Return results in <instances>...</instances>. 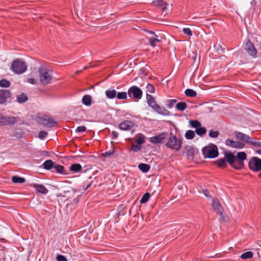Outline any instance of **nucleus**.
<instances>
[{
  "label": "nucleus",
  "mask_w": 261,
  "mask_h": 261,
  "mask_svg": "<svg viewBox=\"0 0 261 261\" xmlns=\"http://www.w3.org/2000/svg\"><path fill=\"white\" fill-rule=\"evenodd\" d=\"M224 158L219 159L216 162L219 167L226 168L228 163L234 169L241 170L244 167V161L247 159V154L244 151L239 152L237 155L230 151L224 152Z\"/></svg>",
  "instance_id": "obj_1"
},
{
  "label": "nucleus",
  "mask_w": 261,
  "mask_h": 261,
  "mask_svg": "<svg viewBox=\"0 0 261 261\" xmlns=\"http://www.w3.org/2000/svg\"><path fill=\"white\" fill-rule=\"evenodd\" d=\"M166 139H167V141L165 144V146L167 147L176 151H178L181 149L182 144V140L179 138H177L175 135H170L169 137L168 136L167 137Z\"/></svg>",
  "instance_id": "obj_2"
},
{
  "label": "nucleus",
  "mask_w": 261,
  "mask_h": 261,
  "mask_svg": "<svg viewBox=\"0 0 261 261\" xmlns=\"http://www.w3.org/2000/svg\"><path fill=\"white\" fill-rule=\"evenodd\" d=\"M202 152L205 158L214 159L219 155L218 147L214 144H210L203 147Z\"/></svg>",
  "instance_id": "obj_3"
},
{
  "label": "nucleus",
  "mask_w": 261,
  "mask_h": 261,
  "mask_svg": "<svg viewBox=\"0 0 261 261\" xmlns=\"http://www.w3.org/2000/svg\"><path fill=\"white\" fill-rule=\"evenodd\" d=\"M11 69L16 74H20L24 73L27 69L25 63L22 60L17 59L13 61Z\"/></svg>",
  "instance_id": "obj_4"
},
{
  "label": "nucleus",
  "mask_w": 261,
  "mask_h": 261,
  "mask_svg": "<svg viewBox=\"0 0 261 261\" xmlns=\"http://www.w3.org/2000/svg\"><path fill=\"white\" fill-rule=\"evenodd\" d=\"M36 121L39 124L48 128L53 127L57 124V122L52 117L47 115L38 117Z\"/></svg>",
  "instance_id": "obj_5"
},
{
  "label": "nucleus",
  "mask_w": 261,
  "mask_h": 261,
  "mask_svg": "<svg viewBox=\"0 0 261 261\" xmlns=\"http://www.w3.org/2000/svg\"><path fill=\"white\" fill-rule=\"evenodd\" d=\"M39 78L40 82L45 85L48 84L52 80L51 75L49 73L48 70L44 67L39 68Z\"/></svg>",
  "instance_id": "obj_6"
},
{
  "label": "nucleus",
  "mask_w": 261,
  "mask_h": 261,
  "mask_svg": "<svg viewBox=\"0 0 261 261\" xmlns=\"http://www.w3.org/2000/svg\"><path fill=\"white\" fill-rule=\"evenodd\" d=\"M249 168L254 172H261V159L259 158L253 156L248 162Z\"/></svg>",
  "instance_id": "obj_7"
},
{
  "label": "nucleus",
  "mask_w": 261,
  "mask_h": 261,
  "mask_svg": "<svg viewBox=\"0 0 261 261\" xmlns=\"http://www.w3.org/2000/svg\"><path fill=\"white\" fill-rule=\"evenodd\" d=\"M168 136L169 135L167 133L163 132L158 135L150 137L149 141L152 144H163L165 142Z\"/></svg>",
  "instance_id": "obj_8"
},
{
  "label": "nucleus",
  "mask_w": 261,
  "mask_h": 261,
  "mask_svg": "<svg viewBox=\"0 0 261 261\" xmlns=\"http://www.w3.org/2000/svg\"><path fill=\"white\" fill-rule=\"evenodd\" d=\"M18 118L15 117L5 116L0 114V125H10L17 123Z\"/></svg>",
  "instance_id": "obj_9"
},
{
  "label": "nucleus",
  "mask_w": 261,
  "mask_h": 261,
  "mask_svg": "<svg viewBox=\"0 0 261 261\" xmlns=\"http://www.w3.org/2000/svg\"><path fill=\"white\" fill-rule=\"evenodd\" d=\"M149 33L153 35L148 38L149 43L151 46H156L158 43L162 42L164 38L161 36L156 35L152 31H149Z\"/></svg>",
  "instance_id": "obj_10"
},
{
  "label": "nucleus",
  "mask_w": 261,
  "mask_h": 261,
  "mask_svg": "<svg viewBox=\"0 0 261 261\" xmlns=\"http://www.w3.org/2000/svg\"><path fill=\"white\" fill-rule=\"evenodd\" d=\"M145 142V137L143 135H140L136 140V144H132V150L137 152L142 148V144Z\"/></svg>",
  "instance_id": "obj_11"
},
{
  "label": "nucleus",
  "mask_w": 261,
  "mask_h": 261,
  "mask_svg": "<svg viewBox=\"0 0 261 261\" xmlns=\"http://www.w3.org/2000/svg\"><path fill=\"white\" fill-rule=\"evenodd\" d=\"M245 49L247 53L252 57L255 58L256 57L257 50L250 40H248L246 42Z\"/></svg>",
  "instance_id": "obj_12"
},
{
  "label": "nucleus",
  "mask_w": 261,
  "mask_h": 261,
  "mask_svg": "<svg viewBox=\"0 0 261 261\" xmlns=\"http://www.w3.org/2000/svg\"><path fill=\"white\" fill-rule=\"evenodd\" d=\"M225 144L226 146L229 147L237 149H241L245 146L244 143L239 141H233L231 139H227L225 141Z\"/></svg>",
  "instance_id": "obj_13"
},
{
  "label": "nucleus",
  "mask_w": 261,
  "mask_h": 261,
  "mask_svg": "<svg viewBox=\"0 0 261 261\" xmlns=\"http://www.w3.org/2000/svg\"><path fill=\"white\" fill-rule=\"evenodd\" d=\"M212 207L214 210L220 216L222 217L223 210L219 200L217 199H214L213 200Z\"/></svg>",
  "instance_id": "obj_14"
},
{
  "label": "nucleus",
  "mask_w": 261,
  "mask_h": 261,
  "mask_svg": "<svg viewBox=\"0 0 261 261\" xmlns=\"http://www.w3.org/2000/svg\"><path fill=\"white\" fill-rule=\"evenodd\" d=\"M11 93L9 90L3 89L0 90V104L4 103L7 99L10 98Z\"/></svg>",
  "instance_id": "obj_15"
},
{
  "label": "nucleus",
  "mask_w": 261,
  "mask_h": 261,
  "mask_svg": "<svg viewBox=\"0 0 261 261\" xmlns=\"http://www.w3.org/2000/svg\"><path fill=\"white\" fill-rule=\"evenodd\" d=\"M197 150L196 148L193 147L192 146H186L185 147V153L186 156L189 159H192L194 156V154L196 153Z\"/></svg>",
  "instance_id": "obj_16"
},
{
  "label": "nucleus",
  "mask_w": 261,
  "mask_h": 261,
  "mask_svg": "<svg viewBox=\"0 0 261 261\" xmlns=\"http://www.w3.org/2000/svg\"><path fill=\"white\" fill-rule=\"evenodd\" d=\"M132 93L133 94V97L137 99H140L142 97V91L138 87L136 86H132Z\"/></svg>",
  "instance_id": "obj_17"
},
{
  "label": "nucleus",
  "mask_w": 261,
  "mask_h": 261,
  "mask_svg": "<svg viewBox=\"0 0 261 261\" xmlns=\"http://www.w3.org/2000/svg\"><path fill=\"white\" fill-rule=\"evenodd\" d=\"M33 187L37 193L46 194L48 192L47 189L42 184H33Z\"/></svg>",
  "instance_id": "obj_18"
},
{
  "label": "nucleus",
  "mask_w": 261,
  "mask_h": 261,
  "mask_svg": "<svg viewBox=\"0 0 261 261\" xmlns=\"http://www.w3.org/2000/svg\"><path fill=\"white\" fill-rule=\"evenodd\" d=\"M236 138L240 141H242L243 143H246L247 144L248 140L250 139V137L239 132H235L234 133Z\"/></svg>",
  "instance_id": "obj_19"
},
{
  "label": "nucleus",
  "mask_w": 261,
  "mask_h": 261,
  "mask_svg": "<svg viewBox=\"0 0 261 261\" xmlns=\"http://www.w3.org/2000/svg\"><path fill=\"white\" fill-rule=\"evenodd\" d=\"M154 6L160 7L163 12L167 13V6L168 5V3L163 0L155 1L153 2Z\"/></svg>",
  "instance_id": "obj_20"
},
{
  "label": "nucleus",
  "mask_w": 261,
  "mask_h": 261,
  "mask_svg": "<svg viewBox=\"0 0 261 261\" xmlns=\"http://www.w3.org/2000/svg\"><path fill=\"white\" fill-rule=\"evenodd\" d=\"M146 99L149 106L153 110L159 105L156 103L154 98L151 95L146 94Z\"/></svg>",
  "instance_id": "obj_21"
},
{
  "label": "nucleus",
  "mask_w": 261,
  "mask_h": 261,
  "mask_svg": "<svg viewBox=\"0 0 261 261\" xmlns=\"http://www.w3.org/2000/svg\"><path fill=\"white\" fill-rule=\"evenodd\" d=\"M55 164L52 160H47L43 163L42 166L44 169L47 170H50L51 169H54Z\"/></svg>",
  "instance_id": "obj_22"
},
{
  "label": "nucleus",
  "mask_w": 261,
  "mask_h": 261,
  "mask_svg": "<svg viewBox=\"0 0 261 261\" xmlns=\"http://www.w3.org/2000/svg\"><path fill=\"white\" fill-rule=\"evenodd\" d=\"M153 110L158 114L162 115L167 116L169 115V112L164 107H160L159 105L156 106Z\"/></svg>",
  "instance_id": "obj_23"
},
{
  "label": "nucleus",
  "mask_w": 261,
  "mask_h": 261,
  "mask_svg": "<svg viewBox=\"0 0 261 261\" xmlns=\"http://www.w3.org/2000/svg\"><path fill=\"white\" fill-rule=\"evenodd\" d=\"M120 129L123 130H128L130 128V121L125 120L120 123L119 125Z\"/></svg>",
  "instance_id": "obj_24"
},
{
  "label": "nucleus",
  "mask_w": 261,
  "mask_h": 261,
  "mask_svg": "<svg viewBox=\"0 0 261 261\" xmlns=\"http://www.w3.org/2000/svg\"><path fill=\"white\" fill-rule=\"evenodd\" d=\"M54 169L55 170H52V172H56L58 173L65 174V168L64 166L62 165H58L57 164H55Z\"/></svg>",
  "instance_id": "obj_25"
},
{
  "label": "nucleus",
  "mask_w": 261,
  "mask_h": 261,
  "mask_svg": "<svg viewBox=\"0 0 261 261\" xmlns=\"http://www.w3.org/2000/svg\"><path fill=\"white\" fill-rule=\"evenodd\" d=\"M116 91L115 89H108L106 91L105 94L109 99H113L116 96Z\"/></svg>",
  "instance_id": "obj_26"
},
{
  "label": "nucleus",
  "mask_w": 261,
  "mask_h": 261,
  "mask_svg": "<svg viewBox=\"0 0 261 261\" xmlns=\"http://www.w3.org/2000/svg\"><path fill=\"white\" fill-rule=\"evenodd\" d=\"M28 99V96L23 93L17 96V101L19 103H22L26 102Z\"/></svg>",
  "instance_id": "obj_27"
},
{
  "label": "nucleus",
  "mask_w": 261,
  "mask_h": 261,
  "mask_svg": "<svg viewBox=\"0 0 261 261\" xmlns=\"http://www.w3.org/2000/svg\"><path fill=\"white\" fill-rule=\"evenodd\" d=\"M92 97L90 95H85L82 98V102L85 106H89L91 104Z\"/></svg>",
  "instance_id": "obj_28"
},
{
  "label": "nucleus",
  "mask_w": 261,
  "mask_h": 261,
  "mask_svg": "<svg viewBox=\"0 0 261 261\" xmlns=\"http://www.w3.org/2000/svg\"><path fill=\"white\" fill-rule=\"evenodd\" d=\"M70 170L76 173L82 170V166L80 164H74L70 167Z\"/></svg>",
  "instance_id": "obj_29"
},
{
  "label": "nucleus",
  "mask_w": 261,
  "mask_h": 261,
  "mask_svg": "<svg viewBox=\"0 0 261 261\" xmlns=\"http://www.w3.org/2000/svg\"><path fill=\"white\" fill-rule=\"evenodd\" d=\"M195 133L200 136H203L206 133V129L204 127L199 126L195 129Z\"/></svg>",
  "instance_id": "obj_30"
},
{
  "label": "nucleus",
  "mask_w": 261,
  "mask_h": 261,
  "mask_svg": "<svg viewBox=\"0 0 261 261\" xmlns=\"http://www.w3.org/2000/svg\"><path fill=\"white\" fill-rule=\"evenodd\" d=\"M195 136V132L192 130H187L185 135V138L188 140H192Z\"/></svg>",
  "instance_id": "obj_31"
},
{
  "label": "nucleus",
  "mask_w": 261,
  "mask_h": 261,
  "mask_svg": "<svg viewBox=\"0 0 261 261\" xmlns=\"http://www.w3.org/2000/svg\"><path fill=\"white\" fill-rule=\"evenodd\" d=\"M185 93L187 96L191 97H194L197 95L196 92L191 89H186L185 91Z\"/></svg>",
  "instance_id": "obj_32"
},
{
  "label": "nucleus",
  "mask_w": 261,
  "mask_h": 261,
  "mask_svg": "<svg viewBox=\"0 0 261 261\" xmlns=\"http://www.w3.org/2000/svg\"><path fill=\"white\" fill-rule=\"evenodd\" d=\"M138 167L139 169L143 172H147L150 169V166L146 164H140Z\"/></svg>",
  "instance_id": "obj_33"
},
{
  "label": "nucleus",
  "mask_w": 261,
  "mask_h": 261,
  "mask_svg": "<svg viewBox=\"0 0 261 261\" xmlns=\"http://www.w3.org/2000/svg\"><path fill=\"white\" fill-rule=\"evenodd\" d=\"M187 107V103L185 102H178L176 105V109L180 111H184Z\"/></svg>",
  "instance_id": "obj_34"
},
{
  "label": "nucleus",
  "mask_w": 261,
  "mask_h": 261,
  "mask_svg": "<svg viewBox=\"0 0 261 261\" xmlns=\"http://www.w3.org/2000/svg\"><path fill=\"white\" fill-rule=\"evenodd\" d=\"M12 181L14 183H23L25 181V179L23 177H19L18 176H13L12 178Z\"/></svg>",
  "instance_id": "obj_35"
},
{
  "label": "nucleus",
  "mask_w": 261,
  "mask_h": 261,
  "mask_svg": "<svg viewBox=\"0 0 261 261\" xmlns=\"http://www.w3.org/2000/svg\"><path fill=\"white\" fill-rule=\"evenodd\" d=\"M253 254L251 251H247L242 253L240 256L241 258L244 259L251 258L253 257Z\"/></svg>",
  "instance_id": "obj_36"
},
{
  "label": "nucleus",
  "mask_w": 261,
  "mask_h": 261,
  "mask_svg": "<svg viewBox=\"0 0 261 261\" xmlns=\"http://www.w3.org/2000/svg\"><path fill=\"white\" fill-rule=\"evenodd\" d=\"M247 144H250L255 147H261V142L257 141L256 140H251L250 137L247 142Z\"/></svg>",
  "instance_id": "obj_37"
},
{
  "label": "nucleus",
  "mask_w": 261,
  "mask_h": 261,
  "mask_svg": "<svg viewBox=\"0 0 261 261\" xmlns=\"http://www.w3.org/2000/svg\"><path fill=\"white\" fill-rule=\"evenodd\" d=\"M189 123L191 125V127L193 128H195L196 129V128L199 127V126H201V123L198 121V120H190L189 121Z\"/></svg>",
  "instance_id": "obj_38"
},
{
  "label": "nucleus",
  "mask_w": 261,
  "mask_h": 261,
  "mask_svg": "<svg viewBox=\"0 0 261 261\" xmlns=\"http://www.w3.org/2000/svg\"><path fill=\"white\" fill-rule=\"evenodd\" d=\"M10 83L6 79H2L0 81V86L2 87L8 88L10 87Z\"/></svg>",
  "instance_id": "obj_39"
},
{
  "label": "nucleus",
  "mask_w": 261,
  "mask_h": 261,
  "mask_svg": "<svg viewBox=\"0 0 261 261\" xmlns=\"http://www.w3.org/2000/svg\"><path fill=\"white\" fill-rule=\"evenodd\" d=\"M149 197H150V194L149 193H145L143 195L142 198L141 199L140 202L141 203H144L146 202L148 200Z\"/></svg>",
  "instance_id": "obj_40"
},
{
  "label": "nucleus",
  "mask_w": 261,
  "mask_h": 261,
  "mask_svg": "<svg viewBox=\"0 0 261 261\" xmlns=\"http://www.w3.org/2000/svg\"><path fill=\"white\" fill-rule=\"evenodd\" d=\"M208 135L211 138H216L218 137L219 132L217 130H210Z\"/></svg>",
  "instance_id": "obj_41"
},
{
  "label": "nucleus",
  "mask_w": 261,
  "mask_h": 261,
  "mask_svg": "<svg viewBox=\"0 0 261 261\" xmlns=\"http://www.w3.org/2000/svg\"><path fill=\"white\" fill-rule=\"evenodd\" d=\"M176 102V99H169L167 101L166 106L168 108L171 109L173 107Z\"/></svg>",
  "instance_id": "obj_42"
},
{
  "label": "nucleus",
  "mask_w": 261,
  "mask_h": 261,
  "mask_svg": "<svg viewBox=\"0 0 261 261\" xmlns=\"http://www.w3.org/2000/svg\"><path fill=\"white\" fill-rule=\"evenodd\" d=\"M117 97L119 99H126L127 98V95L126 92H119L116 93Z\"/></svg>",
  "instance_id": "obj_43"
},
{
  "label": "nucleus",
  "mask_w": 261,
  "mask_h": 261,
  "mask_svg": "<svg viewBox=\"0 0 261 261\" xmlns=\"http://www.w3.org/2000/svg\"><path fill=\"white\" fill-rule=\"evenodd\" d=\"M47 135H48V133H47V132H45V131H44V130H41V131H40L39 133L38 137L40 139L43 140V139H44L46 137Z\"/></svg>",
  "instance_id": "obj_44"
},
{
  "label": "nucleus",
  "mask_w": 261,
  "mask_h": 261,
  "mask_svg": "<svg viewBox=\"0 0 261 261\" xmlns=\"http://www.w3.org/2000/svg\"><path fill=\"white\" fill-rule=\"evenodd\" d=\"M147 91L149 93H152L155 91L154 87L151 84H148L146 86Z\"/></svg>",
  "instance_id": "obj_45"
},
{
  "label": "nucleus",
  "mask_w": 261,
  "mask_h": 261,
  "mask_svg": "<svg viewBox=\"0 0 261 261\" xmlns=\"http://www.w3.org/2000/svg\"><path fill=\"white\" fill-rule=\"evenodd\" d=\"M183 32L189 36H192V32L189 28H185L182 30Z\"/></svg>",
  "instance_id": "obj_46"
},
{
  "label": "nucleus",
  "mask_w": 261,
  "mask_h": 261,
  "mask_svg": "<svg viewBox=\"0 0 261 261\" xmlns=\"http://www.w3.org/2000/svg\"><path fill=\"white\" fill-rule=\"evenodd\" d=\"M86 130V127L85 126H79L76 128L75 132L76 133H82L84 132Z\"/></svg>",
  "instance_id": "obj_47"
},
{
  "label": "nucleus",
  "mask_w": 261,
  "mask_h": 261,
  "mask_svg": "<svg viewBox=\"0 0 261 261\" xmlns=\"http://www.w3.org/2000/svg\"><path fill=\"white\" fill-rule=\"evenodd\" d=\"M57 260L58 261H67V258L63 255H58L57 256Z\"/></svg>",
  "instance_id": "obj_48"
},
{
  "label": "nucleus",
  "mask_w": 261,
  "mask_h": 261,
  "mask_svg": "<svg viewBox=\"0 0 261 261\" xmlns=\"http://www.w3.org/2000/svg\"><path fill=\"white\" fill-rule=\"evenodd\" d=\"M27 82L30 84H34V85L36 84L37 83L36 80L34 78H32V77L28 78Z\"/></svg>",
  "instance_id": "obj_49"
},
{
  "label": "nucleus",
  "mask_w": 261,
  "mask_h": 261,
  "mask_svg": "<svg viewBox=\"0 0 261 261\" xmlns=\"http://www.w3.org/2000/svg\"><path fill=\"white\" fill-rule=\"evenodd\" d=\"M112 139H115L118 137V134L116 131L112 132Z\"/></svg>",
  "instance_id": "obj_50"
},
{
  "label": "nucleus",
  "mask_w": 261,
  "mask_h": 261,
  "mask_svg": "<svg viewBox=\"0 0 261 261\" xmlns=\"http://www.w3.org/2000/svg\"><path fill=\"white\" fill-rule=\"evenodd\" d=\"M203 193L207 198H209L210 197H211V195L209 194L207 190L203 189Z\"/></svg>",
  "instance_id": "obj_51"
},
{
  "label": "nucleus",
  "mask_w": 261,
  "mask_h": 261,
  "mask_svg": "<svg viewBox=\"0 0 261 261\" xmlns=\"http://www.w3.org/2000/svg\"><path fill=\"white\" fill-rule=\"evenodd\" d=\"M92 181H91L88 184H87L86 185V186L83 189H84V190H87L89 188H90L91 187V186L92 185Z\"/></svg>",
  "instance_id": "obj_52"
},
{
  "label": "nucleus",
  "mask_w": 261,
  "mask_h": 261,
  "mask_svg": "<svg viewBox=\"0 0 261 261\" xmlns=\"http://www.w3.org/2000/svg\"><path fill=\"white\" fill-rule=\"evenodd\" d=\"M113 153H114L113 151H107L105 152V155L106 156H110V155L112 154Z\"/></svg>",
  "instance_id": "obj_53"
},
{
  "label": "nucleus",
  "mask_w": 261,
  "mask_h": 261,
  "mask_svg": "<svg viewBox=\"0 0 261 261\" xmlns=\"http://www.w3.org/2000/svg\"><path fill=\"white\" fill-rule=\"evenodd\" d=\"M127 93H128V96H129V97H130V88H129L128 89Z\"/></svg>",
  "instance_id": "obj_54"
},
{
  "label": "nucleus",
  "mask_w": 261,
  "mask_h": 261,
  "mask_svg": "<svg viewBox=\"0 0 261 261\" xmlns=\"http://www.w3.org/2000/svg\"><path fill=\"white\" fill-rule=\"evenodd\" d=\"M82 72V70H80V71L77 70V71H75V74H78L81 73Z\"/></svg>",
  "instance_id": "obj_55"
},
{
  "label": "nucleus",
  "mask_w": 261,
  "mask_h": 261,
  "mask_svg": "<svg viewBox=\"0 0 261 261\" xmlns=\"http://www.w3.org/2000/svg\"><path fill=\"white\" fill-rule=\"evenodd\" d=\"M257 153L261 154V149L260 150H257L256 151Z\"/></svg>",
  "instance_id": "obj_56"
},
{
  "label": "nucleus",
  "mask_w": 261,
  "mask_h": 261,
  "mask_svg": "<svg viewBox=\"0 0 261 261\" xmlns=\"http://www.w3.org/2000/svg\"><path fill=\"white\" fill-rule=\"evenodd\" d=\"M258 177L261 178V172L259 173Z\"/></svg>",
  "instance_id": "obj_57"
},
{
  "label": "nucleus",
  "mask_w": 261,
  "mask_h": 261,
  "mask_svg": "<svg viewBox=\"0 0 261 261\" xmlns=\"http://www.w3.org/2000/svg\"><path fill=\"white\" fill-rule=\"evenodd\" d=\"M87 68V66H85V67H84V70H85V69H86Z\"/></svg>",
  "instance_id": "obj_58"
},
{
  "label": "nucleus",
  "mask_w": 261,
  "mask_h": 261,
  "mask_svg": "<svg viewBox=\"0 0 261 261\" xmlns=\"http://www.w3.org/2000/svg\"><path fill=\"white\" fill-rule=\"evenodd\" d=\"M128 213L129 214H130V209L129 210Z\"/></svg>",
  "instance_id": "obj_59"
},
{
  "label": "nucleus",
  "mask_w": 261,
  "mask_h": 261,
  "mask_svg": "<svg viewBox=\"0 0 261 261\" xmlns=\"http://www.w3.org/2000/svg\"><path fill=\"white\" fill-rule=\"evenodd\" d=\"M0 261H1V260H0Z\"/></svg>",
  "instance_id": "obj_60"
}]
</instances>
